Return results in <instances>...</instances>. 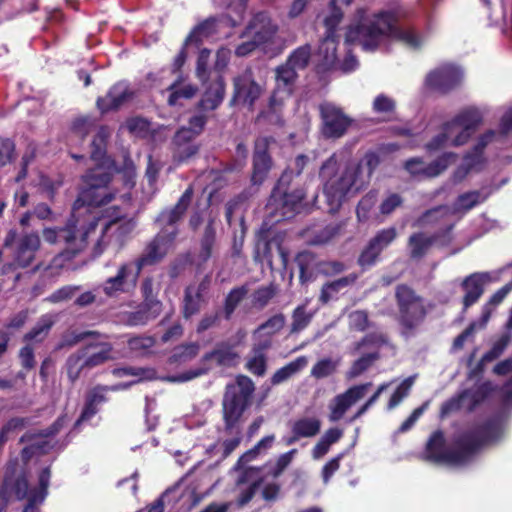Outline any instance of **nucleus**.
<instances>
[{"mask_svg": "<svg viewBox=\"0 0 512 512\" xmlns=\"http://www.w3.org/2000/svg\"><path fill=\"white\" fill-rule=\"evenodd\" d=\"M512 291V282L507 283L502 288L497 290L482 308V315L479 321V328L485 327L489 321L493 311L505 299V297Z\"/></svg>", "mask_w": 512, "mask_h": 512, "instance_id": "e433bc0d", "label": "nucleus"}, {"mask_svg": "<svg viewBox=\"0 0 512 512\" xmlns=\"http://www.w3.org/2000/svg\"><path fill=\"white\" fill-rule=\"evenodd\" d=\"M200 294L194 287H188L184 299V316H192L199 310Z\"/></svg>", "mask_w": 512, "mask_h": 512, "instance_id": "5fc2aeb1", "label": "nucleus"}, {"mask_svg": "<svg viewBox=\"0 0 512 512\" xmlns=\"http://www.w3.org/2000/svg\"><path fill=\"white\" fill-rule=\"evenodd\" d=\"M277 31V26L266 13H258L250 21L243 33V38H254L262 43L270 41Z\"/></svg>", "mask_w": 512, "mask_h": 512, "instance_id": "bb28decb", "label": "nucleus"}, {"mask_svg": "<svg viewBox=\"0 0 512 512\" xmlns=\"http://www.w3.org/2000/svg\"><path fill=\"white\" fill-rule=\"evenodd\" d=\"M349 325L351 328L363 331L368 326V316L365 311L357 310L349 314Z\"/></svg>", "mask_w": 512, "mask_h": 512, "instance_id": "774afa93", "label": "nucleus"}, {"mask_svg": "<svg viewBox=\"0 0 512 512\" xmlns=\"http://www.w3.org/2000/svg\"><path fill=\"white\" fill-rule=\"evenodd\" d=\"M509 339L510 338L507 334H504L501 337H499L494 342L492 348L483 355V357L481 359V363L484 364L487 362H491V361L495 360L496 358H498L504 352L506 347L508 346Z\"/></svg>", "mask_w": 512, "mask_h": 512, "instance_id": "bf43d9fd", "label": "nucleus"}, {"mask_svg": "<svg viewBox=\"0 0 512 512\" xmlns=\"http://www.w3.org/2000/svg\"><path fill=\"white\" fill-rule=\"evenodd\" d=\"M66 422V417H60L51 427V429L45 434H26L22 436L21 441L26 442L30 441L31 445L25 447L22 450V458L27 461L30 459L35 453H45L47 452L50 445V436L56 434L59 429Z\"/></svg>", "mask_w": 512, "mask_h": 512, "instance_id": "a878e982", "label": "nucleus"}, {"mask_svg": "<svg viewBox=\"0 0 512 512\" xmlns=\"http://www.w3.org/2000/svg\"><path fill=\"white\" fill-rule=\"evenodd\" d=\"M504 139L503 133H498L496 130H488L481 134L471 151L464 156L462 164L454 172L455 180L460 181L470 171L481 169L485 162L484 150L489 145L502 143Z\"/></svg>", "mask_w": 512, "mask_h": 512, "instance_id": "9b49d317", "label": "nucleus"}, {"mask_svg": "<svg viewBox=\"0 0 512 512\" xmlns=\"http://www.w3.org/2000/svg\"><path fill=\"white\" fill-rule=\"evenodd\" d=\"M311 58L310 45H303L295 49L287 59V63L296 71L303 70L307 67Z\"/></svg>", "mask_w": 512, "mask_h": 512, "instance_id": "79ce46f5", "label": "nucleus"}, {"mask_svg": "<svg viewBox=\"0 0 512 512\" xmlns=\"http://www.w3.org/2000/svg\"><path fill=\"white\" fill-rule=\"evenodd\" d=\"M405 169L416 177H427V164L421 158H411L405 162Z\"/></svg>", "mask_w": 512, "mask_h": 512, "instance_id": "338daca9", "label": "nucleus"}, {"mask_svg": "<svg viewBox=\"0 0 512 512\" xmlns=\"http://www.w3.org/2000/svg\"><path fill=\"white\" fill-rule=\"evenodd\" d=\"M237 358L238 354L231 348L219 347L216 350L205 354L198 367L180 373L172 377L171 380L174 382H187L206 374L211 369L212 363L222 366H232L236 363Z\"/></svg>", "mask_w": 512, "mask_h": 512, "instance_id": "4468645a", "label": "nucleus"}, {"mask_svg": "<svg viewBox=\"0 0 512 512\" xmlns=\"http://www.w3.org/2000/svg\"><path fill=\"white\" fill-rule=\"evenodd\" d=\"M486 113L485 107L469 106L462 109L442 125L441 132L426 144V149L437 151L449 146L465 145L483 122Z\"/></svg>", "mask_w": 512, "mask_h": 512, "instance_id": "39448f33", "label": "nucleus"}, {"mask_svg": "<svg viewBox=\"0 0 512 512\" xmlns=\"http://www.w3.org/2000/svg\"><path fill=\"white\" fill-rule=\"evenodd\" d=\"M399 305L400 322L408 330L416 327L425 316V308L422 299L407 286H399L396 291Z\"/></svg>", "mask_w": 512, "mask_h": 512, "instance_id": "ddd939ff", "label": "nucleus"}, {"mask_svg": "<svg viewBox=\"0 0 512 512\" xmlns=\"http://www.w3.org/2000/svg\"><path fill=\"white\" fill-rule=\"evenodd\" d=\"M496 280L497 277L491 272H478L467 276L462 282V288L465 292L463 297L464 308L476 303L483 294L485 285Z\"/></svg>", "mask_w": 512, "mask_h": 512, "instance_id": "b1692460", "label": "nucleus"}, {"mask_svg": "<svg viewBox=\"0 0 512 512\" xmlns=\"http://www.w3.org/2000/svg\"><path fill=\"white\" fill-rule=\"evenodd\" d=\"M192 197V191L187 189L176 206L169 211H163L158 217V222L163 226L161 232L149 243L142 255L136 260L143 268L159 262L170 250L176 236L174 224L186 211Z\"/></svg>", "mask_w": 512, "mask_h": 512, "instance_id": "423d86ee", "label": "nucleus"}, {"mask_svg": "<svg viewBox=\"0 0 512 512\" xmlns=\"http://www.w3.org/2000/svg\"><path fill=\"white\" fill-rule=\"evenodd\" d=\"M297 450L292 449L287 453L280 455L275 463V465L270 469V474L273 477H278L281 473L288 467V465L292 462L294 455Z\"/></svg>", "mask_w": 512, "mask_h": 512, "instance_id": "69168bd1", "label": "nucleus"}, {"mask_svg": "<svg viewBox=\"0 0 512 512\" xmlns=\"http://www.w3.org/2000/svg\"><path fill=\"white\" fill-rule=\"evenodd\" d=\"M204 92L199 102L202 111L217 109L223 102L225 96V82L221 75H209L208 79L202 81Z\"/></svg>", "mask_w": 512, "mask_h": 512, "instance_id": "5701e85b", "label": "nucleus"}, {"mask_svg": "<svg viewBox=\"0 0 512 512\" xmlns=\"http://www.w3.org/2000/svg\"><path fill=\"white\" fill-rule=\"evenodd\" d=\"M132 97V92L129 86L120 82L115 84L104 97L97 100V107L102 112H108L113 109L119 108Z\"/></svg>", "mask_w": 512, "mask_h": 512, "instance_id": "7c9ffc66", "label": "nucleus"}, {"mask_svg": "<svg viewBox=\"0 0 512 512\" xmlns=\"http://www.w3.org/2000/svg\"><path fill=\"white\" fill-rule=\"evenodd\" d=\"M94 123L89 118H79L73 123L70 140L73 138L83 139L92 129Z\"/></svg>", "mask_w": 512, "mask_h": 512, "instance_id": "e2e57ef3", "label": "nucleus"}, {"mask_svg": "<svg viewBox=\"0 0 512 512\" xmlns=\"http://www.w3.org/2000/svg\"><path fill=\"white\" fill-rule=\"evenodd\" d=\"M50 481V470L45 468L39 475V487L29 489L28 482L25 478H20L15 483V494L18 499L27 498L29 503L23 512H32L34 506L44 501L47 496V488Z\"/></svg>", "mask_w": 512, "mask_h": 512, "instance_id": "aec40b11", "label": "nucleus"}, {"mask_svg": "<svg viewBox=\"0 0 512 512\" xmlns=\"http://www.w3.org/2000/svg\"><path fill=\"white\" fill-rule=\"evenodd\" d=\"M53 324L54 319L52 315L42 316L37 322V324L34 326V328L25 335V340H42L48 334Z\"/></svg>", "mask_w": 512, "mask_h": 512, "instance_id": "de8ad7c7", "label": "nucleus"}, {"mask_svg": "<svg viewBox=\"0 0 512 512\" xmlns=\"http://www.w3.org/2000/svg\"><path fill=\"white\" fill-rule=\"evenodd\" d=\"M285 324V318L283 315H275L268 319L264 324L258 327L256 334L259 336L267 335L272 337L274 334L279 332Z\"/></svg>", "mask_w": 512, "mask_h": 512, "instance_id": "3c124183", "label": "nucleus"}, {"mask_svg": "<svg viewBox=\"0 0 512 512\" xmlns=\"http://www.w3.org/2000/svg\"><path fill=\"white\" fill-rule=\"evenodd\" d=\"M396 109V101L386 95L379 94L377 95L372 103V110L374 113L383 115L384 117H390Z\"/></svg>", "mask_w": 512, "mask_h": 512, "instance_id": "49530a36", "label": "nucleus"}, {"mask_svg": "<svg viewBox=\"0 0 512 512\" xmlns=\"http://www.w3.org/2000/svg\"><path fill=\"white\" fill-rule=\"evenodd\" d=\"M141 270L136 259L121 263L116 274L107 278L97 289H101L108 297L130 293L136 288Z\"/></svg>", "mask_w": 512, "mask_h": 512, "instance_id": "9d476101", "label": "nucleus"}, {"mask_svg": "<svg viewBox=\"0 0 512 512\" xmlns=\"http://www.w3.org/2000/svg\"><path fill=\"white\" fill-rule=\"evenodd\" d=\"M322 133L328 138H340L347 131L351 121L344 113L331 103L320 106Z\"/></svg>", "mask_w": 512, "mask_h": 512, "instance_id": "a211bd4d", "label": "nucleus"}, {"mask_svg": "<svg viewBox=\"0 0 512 512\" xmlns=\"http://www.w3.org/2000/svg\"><path fill=\"white\" fill-rule=\"evenodd\" d=\"M343 13L336 7L335 0L329 5V14L324 18V26L326 27V35L336 36L335 31L342 19Z\"/></svg>", "mask_w": 512, "mask_h": 512, "instance_id": "8fccbe9b", "label": "nucleus"}, {"mask_svg": "<svg viewBox=\"0 0 512 512\" xmlns=\"http://www.w3.org/2000/svg\"><path fill=\"white\" fill-rule=\"evenodd\" d=\"M338 366V361L325 358L318 361L311 370V375L317 379L332 375Z\"/></svg>", "mask_w": 512, "mask_h": 512, "instance_id": "603ef678", "label": "nucleus"}, {"mask_svg": "<svg viewBox=\"0 0 512 512\" xmlns=\"http://www.w3.org/2000/svg\"><path fill=\"white\" fill-rule=\"evenodd\" d=\"M377 358V353L374 351H369L364 356L359 358L354 362L352 367L350 368L348 372V377L350 379L355 378L359 376L361 373H363Z\"/></svg>", "mask_w": 512, "mask_h": 512, "instance_id": "4d7b16f0", "label": "nucleus"}, {"mask_svg": "<svg viewBox=\"0 0 512 512\" xmlns=\"http://www.w3.org/2000/svg\"><path fill=\"white\" fill-rule=\"evenodd\" d=\"M40 246V239L37 234L26 235L19 245L16 262L21 267L28 266L34 259L36 250Z\"/></svg>", "mask_w": 512, "mask_h": 512, "instance_id": "72a5a7b5", "label": "nucleus"}, {"mask_svg": "<svg viewBox=\"0 0 512 512\" xmlns=\"http://www.w3.org/2000/svg\"><path fill=\"white\" fill-rule=\"evenodd\" d=\"M84 356L85 353H82L81 350H79L76 353L70 355L67 359V374L72 382L76 381L79 378L81 372L87 368L86 363H84Z\"/></svg>", "mask_w": 512, "mask_h": 512, "instance_id": "c03bdc74", "label": "nucleus"}, {"mask_svg": "<svg viewBox=\"0 0 512 512\" xmlns=\"http://www.w3.org/2000/svg\"><path fill=\"white\" fill-rule=\"evenodd\" d=\"M304 197L305 192L301 189L284 194L282 198V215L284 217H290V214L298 210V207Z\"/></svg>", "mask_w": 512, "mask_h": 512, "instance_id": "a18cd8bd", "label": "nucleus"}, {"mask_svg": "<svg viewBox=\"0 0 512 512\" xmlns=\"http://www.w3.org/2000/svg\"><path fill=\"white\" fill-rule=\"evenodd\" d=\"M275 441L274 435L263 437L252 449L243 454L237 462L236 469L243 468L249 461L254 460L258 455L265 454Z\"/></svg>", "mask_w": 512, "mask_h": 512, "instance_id": "ea45409f", "label": "nucleus"}, {"mask_svg": "<svg viewBox=\"0 0 512 512\" xmlns=\"http://www.w3.org/2000/svg\"><path fill=\"white\" fill-rule=\"evenodd\" d=\"M198 352L199 345L196 343L180 345L174 349L172 359L174 362H187L196 357Z\"/></svg>", "mask_w": 512, "mask_h": 512, "instance_id": "864d4df0", "label": "nucleus"}, {"mask_svg": "<svg viewBox=\"0 0 512 512\" xmlns=\"http://www.w3.org/2000/svg\"><path fill=\"white\" fill-rule=\"evenodd\" d=\"M356 280L355 275H349L340 279H337L333 282L327 283L322 287L320 294V301L322 303H327L330 300L336 299L337 294L347 286L353 284Z\"/></svg>", "mask_w": 512, "mask_h": 512, "instance_id": "58836bf2", "label": "nucleus"}, {"mask_svg": "<svg viewBox=\"0 0 512 512\" xmlns=\"http://www.w3.org/2000/svg\"><path fill=\"white\" fill-rule=\"evenodd\" d=\"M254 383L247 376H238L236 383L228 385L223 399V414L226 427L232 429L254 392Z\"/></svg>", "mask_w": 512, "mask_h": 512, "instance_id": "6e6552de", "label": "nucleus"}, {"mask_svg": "<svg viewBox=\"0 0 512 512\" xmlns=\"http://www.w3.org/2000/svg\"><path fill=\"white\" fill-rule=\"evenodd\" d=\"M113 374L117 377H123V376H133L137 379L128 383L113 385L110 387H96L94 388L88 399H94L97 398V401H95V405L98 406L102 402L106 400L105 393L107 391H117L120 389H127L131 385L141 381V380H151L156 377V372L153 369L150 368H118L113 370Z\"/></svg>", "mask_w": 512, "mask_h": 512, "instance_id": "6ab92c4d", "label": "nucleus"}, {"mask_svg": "<svg viewBox=\"0 0 512 512\" xmlns=\"http://www.w3.org/2000/svg\"><path fill=\"white\" fill-rule=\"evenodd\" d=\"M313 313L306 312L305 305L298 306L293 312L291 332H299L310 323Z\"/></svg>", "mask_w": 512, "mask_h": 512, "instance_id": "6e6d98bb", "label": "nucleus"}, {"mask_svg": "<svg viewBox=\"0 0 512 512\" xmlns=\"http://www.w3.org/2000/svg\"><path fill=\"white\" fill-rule=\"evenodd\" d=\"M170 497L176 498L178 501H182L183 505H195L199 501L195 489H184V481L182 480L174 487L168 489L160 499L153 502L148 507L147 512H163V501L165 498Z\"/></svg>", "mask_w": 512, "mask_h": 512, "instance_id": "c756f323", "label": "nucleus"}, {"mask_svg": "<svg viewBox=\"0 0 512 512\" xmlns=\"http://www.w3.org/2000/svg\"><path fill=\"white\" fill-rule=\"evenodd\" d=\"M492 390L493 385L487 382L482 384L476 391H464L459 396L449 399L442 405L441 415L446 416L462 407L472 409L480 398L489 394Z\"/></svg>", "mask_w": 512, "mask_h": 512, "instance_id": "393cba45", "label": "nucleus"}, {"mask_svg": "<svg viewBox=\"0 0 512 512\" xmlns=\"http://www.w3.org/2000/svg\"><path fill=\"white\" fill-rule=\"evenodd\" d=\"M85 353L84 359L88 369L103 364L110 358L111 347L109 344H89L81 349Z\"/></svg>", "mask_w": 512, "mask_h": 512, "instance_id": "f704fd0d", "label": "nucleus"}, {"mask_svg": "<svg viewBox=\"0 0 512 512\" xmlns=\"http://www.w3.org/2000/svg\"><path fill=\"white\" fill-rule=\"evenodd\" d=\"M261 94L262 87L254 80L250 69H246L234 77L232 103L252 106Z\"/></svg>", "mask_w": 512, "mask_h": 512, "instance_id": "f3484780", "label": "nucleus"}, {"mask_svg": "<svg viewBox=\"0 0 512 512\" xmlns=\"http://www.w3.org/2000/svg\"><path fill=\"white\" fill-rule=\"evenodd\" d=\"M377 202V192L370 191L364 195L359 201L356 208V215L359 222H367L373 218L378 219V215L374 212Z\"/></svg>", "mask_w": 512, "mask_h": 512, "instance_id": "4c0bfd02", "label": "nucleus"}, {"mask_svg": "<svg viewBox=\"0 0 512 512\" xmlns=\"http://www.w3.org/2000/svg\"><path fill=\"white\" fill-rule=\"evenodd\" d=\"M258 470L249 467L244 469L242 475L239 477L237 481V485L240 489L239 495L237 498L238 506L242 507L251 501L253 496L256 493V490L259 485V480L257 478Z\"/></svg>", "mask_w": 512, "mask_h": 512, "instance_id": "2f4dec72", "label": "nucleus"}, {"mask_svg": "<svg viewBox=\"0 0 512 512\" xmlns=\"http://www.w3.org/2000/svg\"><path fill=\"white\" fill-rule=\"evenodd\" d=\"M503 434L501 419L491 420L483 427L459 435L450 445H447L441 431H435L426 444L423 457L438 464L462 466L470 461L480 446L496 442Z\"/></svg>", "mask_w": 512, "mask_h": 512, "instance_id": "20e7f679", "label": "nucleus"}, {"mask_svg": "<svg viewBox=\"0 0 512 512\" xmlns=\"http://www.w3.org/2000/svg\"><path fill=\"white\" fill-rule=\"evenodd\" d=\"M316 58L318 65L323 69H329L337 63V39L336 36L326 35L320 42Z\"/></svg>", "mask_w": 512, "mask_h": 512, "instance_id": "473e14b6", "label": "nucleus"}, {"mask_svg": "<svg viewBox=\"0 0 512 512\" xmlns=\"http://www.w3.org/2000/svg\"><path fill=\"white\" fill-rule=\"evenodd\" d=\"M435 241L434 238L428 237L423 233L414 234L409 239V246L411 250V256L413 258L422 257L431 244Z\"/></svg>", "mask_w": 512, "mask_h": 512, "instance_id": "37998d69", "label": "nucleus"}, {"mask_svg": "<svg viewBox=\"0 0 512 512\" xmlns=\"http://www.w3.org/2000/svg\"><path fill=\"white\" fill-rule=\"evenodd\" d=\"M397 232L393 227L382 229L368 242L359 256L358 263L363 268L373 266L381 252L396 238Z\"/></svg>", "mask_w": 512, "mask_h": 512, "instance_id": "412c9836", "label": "nucleus"}, {"mask_svg": "<svg viewBox=\"0 0 512 512\" xmlns=\"http://www.w3.org/2000/svg\"><path fill=\"white\" fill-rule=\"evenodd\" d=\"M268 146V138H259L255 143L252 174V181L254 184H261L271 168V158L267 154Z\"/></svg>", "mask_w": 512, "mask_h": 512, "instance_id": "c85d7f7f", "label": "nucleus"}, {"mask_svg": "<svg viewBox=\"0 0 512 512\" xmlns=\"http://www.w3.org/2000/svg\"><path fill=\"white\" fill-rule=\"evenodd\" d=\"M297 75L298 71L287 62L276 69V89L270 98V107L274 111L290 97Z\"/></svg>", "mask_w": 512, "mask_h": 512, "instance_id": "4be33fe9", "label": "nucleus"}, {"mask_svg": "<svg viewBox=\"0 0 512 512\" xmlns=\"http://www.w3.org/2000/svg\"><path fill=\"white\" fill-rule=\"evenodd\" d=\"M206 124V117L204 115H195L189 121L188 127L179 129L174 138V153L173 158L177 163H182L195 155L198 151V146L192 142L198 136Z\"/></svg>", "mask_w": 512, "mask_h": 512, "instance_id": "f8f14e48", "label": "nucleus"}, {"mask_svg": "<svg viewBox=\"0 0 512 512\" xmlns=\"http://www.w3.org/2000/svg\"><path fill=\"white\" fill-rule=\"evenodd\" d=\"M245 3L246 0H238L237 3H235V11L237 13V19H227L223 18L221 20H218L216 18H210L196 26L191 33L186 38V41L184 43V46L182 47L179 54L176 56L173 64L174 70H179L183 64L186 61L187 54H186V47H188L191 44H197L199 41H201L203 38L211 36L213 33H216L221 25L224 23L231 21V25L235 26L238 21L242 19L244 10H245Z\"/></svg>", "mask_w": 512, "mask_h": 512, "instance_id": "1a4fd4ad", "label": "nucleus"}, {"mask_svg": "<svg viewBox=\"0 0 512 512\" xmlns=\"http://www.w3.org/2000/svg\"><path fill=\"white\" fill-rule=\"evenodd\" d=\"M322 421L316 414H306L296 418L291 423L292 437L288 444H292L301 438H313L319 434Z\"/></svg>", "mask_w": 512, "mask_h": 512, "instance_id": "cd10ccee", "label": "nucleus"}, {"mask_svg": "<svg viewBox=\"0 0 512 512\" xmlns=\"http://www.w3.org/2000/svg\"><path fill=\"white\" fill-rule=\"evenodd\" d=\"M372 387L371 383H365L350 387L344 393L335 396L328 405L329 420L336 422L358 401L362 400Z\"/></svg>", "mask_w": 512, "mask_h": 512, "instance_id": "dca6fc26", "label": "nucleus"}, {"mask_svg": "<svg viewBox=\"0 0 512 512\" xmlns=\"http://www.w3.org/2000/svg\"><path fill=\"white\" fill-rule=\"evenodd\" d=\"M124 127L136 137H145L150 131L149 122L143 118L129 119Z\"/></svg>", "mask_w": 512, "mask_h": 512, "instance_id": "680f3d73", "label": "nucleus"}, {"mask_svg": "<svg viewBox=\"0 0 512 512\" xmlns=\"http://www.w3.org/2000/svg\"><path fill=\"white\" fill-rule=\"evenodd\" d=\"M463 71L453 64H442L431 70L426 78L425 85L436 92L447 93L460 85Z\"/></svg>", "mask_w": 512, "mask_h": 512, "instance_id": "2eb2a0df", "label": "nucleus"}, {"mask_svg": "<svg viewBox=\"0 0 512 512\" xmlns=\"http://www.w3.org/2000/svg\"><path fill=\"white\" fill-rule=\"evenodd\" d=\"M487 197L488 194H483L481 191L464 193L457 198L451 207L440 206L427 211L418 220V224L421 226L439 224L448 231L467 211L482 203Z\"/></svg>", "mask_w": 512, "mask_h": 512, "instance_id": "0eeeda50", "label": "nucleus"}, {"mask_svg": "<svg viewBox=\"0 0 512 512\" xmlns=\"http://www.w3.org/2000/svg\"><path fill=\"white\" fill-rule=\"evenodd\" d=\"M457 160V154L453 152H445L437 159L427 164V178L436 177L444 172L450 165Z\"/></svg>", "mask_w": 512, "mask_h": 512, "instance_id": "a19ab883", "label": "nucleus"}, {"mask_svg": "<svg viewBox=\"0 0 512 512\" xmlns=\"http://www.w3.org/2000/svg\"><path fill=\"white\" fill-rule=\"evenodd\" d=\"M403 203L402 197L397 193L388 194L379 205V213L382 216H389Z\"/></svg>", "mask_w": 512, "mask_h": 512, "instance_id": "052dcab7", "label": "nucleus"}, {"mask_svg": "<svg viewBox=\"0 0 512 512\" xmlns=\"http://www.w3.org/2000/svg\"><path fill=\"white\" fill-rule=\"evenodd\" d=\"M379 164L380 158L374 152L366 153L359 163L350 162L343 167L335 155L327 159L321 167L320 177L329 211L336 212L348 198L363 190Z\"/></svg>", "mask_w": 512, "mask_h": 512, "instance_id": "7ed1b4c3", "label": "nucleus"}, {"mask_svg": "<svg viewBox=\"0 0 512 512\" xmlns=\"http://www.w3.org/2000/svg\"><path fill=\"white\" fill-rule=\"evenodd\" d=\"M169 89L171 91V94L168 98V103L171 106L177 105L178 100L180 98H184V99L192 98L197 91V88L191 84H185V85L179 86L177 83H173L172 85H170Z\"/></svg>", "mask_w": 512, "mask_h": 512, "instance_id": "09e8293b", "label": "nucleus"}, {"mask_svg": "<svg viewBox=\"0 0 512 512\" xmlns=\"http://www.w3.org/2000/svg\"><path fill=\"white\" fill-rule=\"evenodd\" d=\"M357 24H351L346 32V42L357 43L365 51H374L389 39H397L410 48H418L428 38L414 27L399 23L395 13L381 11L371 16L365 10L357 12Z\"/></svg>", "mask_w": 512, "mask_h": 512, "instance_id": "f03ea898", "label": "nucleus"}, {"mask_svg": "<svg viewBox=\"0 0 512 512\" xmlns=\"http://www.w3.org/2000/svg\"><path fill=\"white\" fill-rule=\"evenodd\" d=\"M110 136L107 127H100L92 141L91 159L95 167L83 176L85 188L74 203L72 217L67 226L61 229L45 228L43 239L49 244L65 243L72 253L82 250L98 223H101L102 235L97 242L102 252L105 246L113 245L121 248L136 227L132 217H128L117 207L106 209L105 214L96 219L91 215L90 207H100L114 197L107 184L111 181L112 173H123L125 185H134L135 166L130 159H125L124 166L118 170L114 162L106 156V141Z\"/></svg>", "mask_w": 512, "mask_h": 512, "instance_id": "f257e3e1", "label": "nucleus"}, {"mask_svg": "<svg viewBox=\"0 0 512 512\" xmlns=\"http://www.w3.org/2000/svg\"><path fill=\"white\" fill-rule=\"evenodd\" d=\"M246 366L251 373L257 376H263L266 372L265 354L253 353Z\"/></svg>", "mask_w": 512, "mask_h": 512, "instance_id": "0e129e2a", "label": "nucleus"}, {"mask_svg": "<svg viewBox=\"0 0 512 512\" xmlns=\"http://www.w3.org/2000/svg\"><path fill=\"white\" fill-rule=\"evenodd\" d=\"M414 383V377H408L403 380L400 385L397 387L395 392L392 394L389 403L388 409L391 410L395 408L408 394Z\"/></svg>", "mask_w": 512, "mask_h": 512, "instance_id": "13d9d810", "label": "nucleus"}, {"mask_svg": "<svg viewBox=\"0 0 512 512\" xmlns=\"http://www.w3.org/2000/svg\"><path fill=\"white\" fill-rule=\"evenodd\" d=\"M308 364V359L305 356H300L295 360L289 362L285 366L278 369L271 377L272 385H279L292 376L304 369Z\"/></svg>", "mask_w": 512, "mask_h": 512, "instance_id": "c9c22d12", "label": "nucleus"}]
</instances>
